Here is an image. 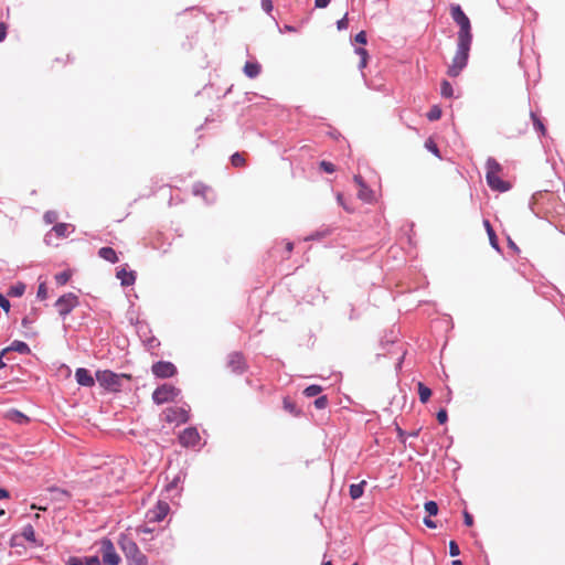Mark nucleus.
I'll use <instances>...</instances> for the list:
<instances>
[{
  "label": "nucleus",
  "instance_id": "f257e3e1",
  "mask_svg": "<svg viewBox=\"0 0 565 565\" xmlns=\"http://www.w3.org/2000/svg\"><path fill=\"white\" fill-rule=\"evenodd\" d=\"M486 180L493 191L505 192L510 190L511 184L501 179L502 167L493 158H489L486 163Z\"/></svg>",
  "mask_w": 565,
  "mask_h": 565
},
{
  "label": "nucleus",
  "instance_id": "f03ea898",
  "mask_svg": "<svg viewBox=\"0 0 565 565\" xmlns=\"http://www.w3.org/2000/svg\"><path fill=\"white\" fill-rule=\"evenodd\" d=\"M119 545L128 565H148L147 556L139 550L136 542L131 539L126 535H121Z\"/></svg>",
  "mask_w": 565,
  "mask_h": 565
},
{
  "label": "nucleus",
  "instance_id": "7ed1b4c3",
  "mask_svg": "<svg viewBox=\"0 0 565 565\" xmlns=\"http://www.w3.org/2000/svg\"><path fill=\"white\" fill-rule=\"evenodd\" d=\"M96 380L100 386L106 390L118 392L122 385V381H130L131 375L126 373L117 374L109 370H103L96 372Z\"/></svg>",
  "mask_w": 565,
  "mask_h": 565
},
{
  "label": "nucleus",
  "instance_id": "20e7f679",
  "mask_svg": "<svg viewBox=\"0 0 565 565\" xmlns=\"http://www.w3.org/2000/svg\"><path fill=\"white\" fill-rule=\"evenodd\" d=\"M450 14L452 20L459 25L458 42L471 43V25L469 18L461 10L459 4L451 6Z\"/></svg>",
  "mask_w": 565,
  "mask_h": 565
},
{
  "label": "nucleus",
  "instance_id": "39448f33",
  "mask_svg": "<svg viewBox=\"0 0 565 565\" xmlns=\"http://www.w3.org/2000/svg\"><path fill=\"white\" fill-rule=\"evenodd\" d=\"M471 43L458 42L456 54L448 67L447 74L457 77L467 65Z\"/></svg>",
  "mask_w": 565,
  "mask_h": 565
},
{
  "label": "nucleus",
  "instance_id": "423d86ee",
  "mask_svg": "<svg viewBox=\"0 0 565 565\" xmlns=\"http://www.w3.org/2000/svg\"><path fill=\"white\" fill-rule=\"evenodd\" d=\"M180 394V390L171 384H163L154 390L152 399L156 404L172 402Z\"/></svg>",
  "mask_w": 565,
  "mask_h": 565
},
{
  "label": "nucleus",
  "instance_id": "0eeeda50",
  "mask_svg": "<svg viewBox=\"0 0 565 565\" xmlns=\"http://www.w3.org/2000/svg\"><path fill=\"white\" fill-rule=\"evenodd\" d=\"M77 305H78V297L73 292H68V294L61 296L55 302L57 312L62 317H65L66 315H68Z\"/></svg>",
  "mask_w": 565,
  "mask_h": 565
},
{
  "label": "nucleus",
  "instance_id": "6e6552de",
  "mask_svg": "<svg viewBox=\"0 0 565 565\" xmlns=\"http://www.w3.org/2000/svg\"><path fill=\"white\" fill-rule=\"evenodd\" d=\"M100 551L103 562L108 565H118L120 563V556L117 554L113 542L109 539H103L100 541Z\"/></svg>",
  "mask_w": 565,
  "mask_h": 565
},
{
  "label": "nucleus",
  "instance_id": "1a4fd4ad",
  "mask_svg": "<svg viewBox=\"0 0 565 565\" xmlns=\"http://www.w3.org/2000/svg\"><path fill=\"white\" fill-rule=\"evenodd\" d=\"M154 376L159 379L172 377L177 374V367L168 361H159L151 366Z\"/></svg>",
  "mask_w": 565,
  "mask_h": 565
},
{
  "label": "nucleus",
  "instance_id": "9d476101",
  "mask_svg": "<svg viewBox=\"0 0 565 565\" xmlns=\"http://www.w3.org/2000/svg\"><path fill=\"white\" fill-rule=\"evenodd\" d=\"M164 419L170 424H183L188 422V412L181 407H170L164 411Z\"/></svg>",
  "mask_w": 565,
  "mask_h": 565
},
{
  "label": "nucleus",
  "instance_id": "9b49d317",
  "mask_svg": "<svg viewBox=\"0 0 565 565\" xmlns=\"http://www.w3.org/2000/svg\"><path fill=\"white\" fill-rule=\"evenodd\" d=\"M200 434L196 428H185L179 436V441L184 447H194L200 441Z\"/></svg>",
  "mask_w": 565,
  "mask_h": 565
},
{
  "label": "nucleus",
  "instance_id": "f8f14e48",
  "mask_svg": "<svg viewBox=\"0 0 565 565\" xmlns=\"http://www.w3.org/2000/svg\"><path fill=\"white\" fill-rule=\"evenodd\" d=\"M353 181L359 188L358 198L366 203H371L374 200V192L366 185L363 178L356 174Z\"/></svg>",
  "mask_w": 565,
  "mask_h": 565
},
{
  "label": "nucleus",
  "instance_id": "ddd939ff",
  "mask_svg": "<svg viewBox=\"0 0 565 565\" xmlns=\"http://www.w3.org/2000/svg\"><path fill=\"white\" fill-rule=\"evenodd\" d=\"M170 507L164 501H158L156 507L148 512V518L152 522L162 521L169 513Z\"/></svg>",
  "mask_w": 565,
  "mask_h": 565
},
{
  "label": "nucleus",
  "instance_id": "4468645a",
  "mask_svg": "<svg viewBox=\"0 0 565 565\" xmlns=\"http://www.w3.org/2000/svg\"><path fill=\"white\" fill-rule=\"evenodd\" d=\"M244 356L238 352H233L227 358V367L233 373H242L245 370Z\"/></svg>",
  "mask_w": 565,
  "mask_h": 565
},
{
  "label": "nucleus",
  "instance_id": "2eb2a0df",
  "mask_svg": "<svg viewBox=\"0 0 565 565\" xmlns=\"http://www.w3.org/2000/svg\"><path fill=\"white\" fill-rule=\"evenodd\" d=\"M76 381L82 386L92 387L95 384V380L88 370L79 367L75 372Z\"/></svg>",
  "mask_w": 565,
  "mask_h": 565
},
{
  "label": "nucleus",
  "instance_id": "dca6fc26",
  "mask_svg": "<svg viewBox=\"0 0 565 565\" xmlns=\"http://www.w3.org/2000/svg\"><path fill=\"white\" fill-rule=\"evenodd\" d=\"M117 278L120 280L122 286H131L136 281V273L126 268H121L117 271Z\"/></svg>",
  "mask_w": 565,
  "mask_h": 565
},
{
  "label": "nucleus",
  "instance_id": "f3484780",
  "mask_svg": "<svg viewBox=\"0 0 565 565\" xmlns=\"http://www.w3.org/2000/svg\"><path fill=\"white\" fill-rule=\"evenodd\" d=\"M243 71L247 77L255 78L260 74L262 66L257 62H246Z\"/></svg>",
  "mask_w": 565,
  "mask_h": 565
},
{
  "label": "nucleus",
  "instance_id": "a211bd4d",
  "mask_svg": "<svg viewBox=\"0 0 565 565\" xmlns=\"http://www.w3.org/2000/svg\"><path fill=\"white\" fill-rule=\"evenodd\" d=\"M10 350L15 351V352H19V353H21V354H28V353H30V348H29V345H28L25 342H23V341H18V340L13 341L9 348L3 349V350H2V354H4L6 352H8V351H10Z\"/></svg>",
  "mask_w": 565,
  "mask_h": 565
},
{
  "label": "nucleus",
  "instance_id": "6ab92c4d",
  "mask_svg": "<svg viewBox=\"0 0 565 565\" xmlns=\"http://www.w3.org/2000/svg\"><path fill=\"white\" fill-rule=\"evenodd\" d=\"M98 255H99V257H102L103 259H105V260H107L109 263L115 264V263L118 262L117 253L111 247H102V248H99Z\"/></svg>",
  "mask_w": 565,
  "mask_h": 565
},
{
  "label": "nucleus",
  "instance_id": "aec40b11",
  "mask_svg": "<svg viewBox=\"0 0 565 565\" xmlns=\"http://www.w3.org/2000/svg\"><path fill=\"white\" fill-rule=\"evenodd\" d=\"M71 224L67 223H57L53 226L52 232L55 233V235L58 238H64L70 235L71 233Z\"/></svg>",
  "mask_w": 565,
  "mask_h": 565
},
{
  "label": "nucleus",
  "instance_id": "412c9836",
  "mask_svg": "<svg viewBox=\"0 0 565 565\" xmlns=\"http://www.w3.org/2000/svg\"><path fill=\"white\" fill-rule=\"evenodd\" d=\"M483 225H484L487 234L489 236V241H490L491 246L493 248H495L497 250H499L498 237H497L495 232L492 228L490 222L488 220H483Z\"/></svg>",
  "mask_w": 565,
  "mask_h": 565
},
{
  "label": "nucleus",
  "instance_id": "4be33fe9",
  "mask_svg": "<svg viewBox=\"0 0 565 565\" xmlns=\"http://www.w3.org/2000/svg\"><path fill=\"white\" fill-rule=\"evenodd\" d=\"M417 391H418L419 401L424 404L427 403L431 396V390L428 386H426L424 383L418 382Z\"/></svg>",
  "mask_w": 565,
  "mask_h": 565
},
{
  "label": "nucleus",
  "instance_id": "5701e85b",
  "mask_svg": "<svg viewBox=\"0 0 565 565\" xmlns=\"http://www.w3.org/2000/svg\"><path fill=\"white\" fill-rule=\"evenodd\" d=\"M366 484V481L363 480L360 483L351 484L350 486V497L353 500H356L362 497L363 494V487Z\"/></svg>",
  "mask_w": 565,
  "mask_h": 565
},
{
  "label": "nucleus",
  "instance_id": "b1692460",
  "mask_svg": "<svg viewBox=\"0 0 565 565\" xmlns=\"http://www.w3.org/2000/svg\"><path fill=\"white\" fill-rule=\"evenodd\" d=\"M7 418H9L18 424H25L29 422V418L24 414H22L19 411H15V409L8 412Z\"/></svg>",
  "mask_w": 565,
  "mask_h": 565
},
{
  "label": "nucleus",
  "instance_id": "393cba45",
  "mask_svg": "<svg viewBox=\"0 0 565 565\" xmlns=\"http://www.w3.org/2000/svg\"><path fill=\"white\" fill-rule=\"evenodd\" d=\"M355 53L360 56L359 68L363 70L367 65L369 53L363 47L355 49Z\"/></svg>",
  "mask_w": 565,
  "mask_h": 565
},
{
  "label": "nucleus",
  "instance_id": "a878e982",
  "mask_svg": "<svg viewBox=\"0 0 565 565\" xmlns=\"http://www.w3.org/2000/svg\"><path fill=\"white\" fill-rule=\"evenodd\" d=\"M440 94L443 97H446V98H451L454 96V88L448 81L441 82Z\"/></svg>",
  "mask_w": 565,
  "mask_h": 565
},
{
  "label": "nucleus",
  "instance_id": "bb28decb",
  "mask_svg": "<svg viewBox=\"0 0 565 565\" xmlns=\"http://www.w3.org/2000/svg\"><path fill=\"white\" fill-rule=\"evenodd\" d=\"M231 163L236 168L244 167L246 164L245 154L242 152H235L231 157Z\"/></svg>",
  "mask_w": 565,
  "mask_h": 565
},
{
  "label": "nucleus",
  "instance_id": "cd10ccee",
  "mask_svg": "<svg viewBox=\"0 0 565 565\" xmlns=\"http://www.w3.org/2000/svg\"><path fill=\"white\" fill-rule=\"evenodd\" d=\"M22 536L29 542H35V531L32 525H26L22 530Z\"/></svg>",
  "mask_w": 565,
  "mask_h": 565
},
{
  "label": "nucleus",
  "instance_id": "c85d7f7f",
  "mask_svg": "<svg viewBox=\"0 0 565 565\" xmlns=\"http://www.w3.org/2000/svg\"><path fill=\"white\" fill-rule=\"evenodd\" d=\"M321 391H322L321 386H319V385H310V386L305 388L303 394L307 397H313V396L319 395L321 393Z\"/></svg>",
  "mask_w": 565,
  "mask_h": 565
},
{
  "label": "nucleus",
  "instance_id": "c756f323",
  "mask_svg": "<svg viewBox=\"0 0 565 565\" xmlns=\"http://www.w3.org/2000/svg\"><path fill=\"white\" fill-rule=\"evenodd\" d=\"M441 117V109L438 106H433L427 113V118L430 121L438 120Z\"/></svg>",
  "mask_w": 565,
  "mask_h": 565
},
{
  "label": "nucleus",
  "instance_id": "7c9ffc66",
  "mask_svg": "<svg viewBox=\"0 0 565 565\" xmlns=\"http://www.w3.org/2000/svg\"><path fill=\"white\" fill-rule=\"evenodd\" d=\"M424 508L429 516L436 515L438 513V504L435 501H427Z\"/></svg>",
  "mask_w": 565,
  "mask_h": 565
},
{
  "label": "nucleus",
  "instance_id": "2f4dec72",
  "mask_svg": "<svg viewBox=\"0 0 565 565\" xmlns=\"http://www.w3.org/2000/svg\"><path fill=\"white\" fill-rule=\"evenodd\" d=\"M58 214L56 211H46L43 215V220L46 224H53L57 221Z\"/></svg>",
  "mask_w": 565,
  "mask_h": 565
},
{
  "label": "nucleus",
  "instance_id": "473e14b6",
  "mask_svg": "<svg viewBox=\"0 0 565 565\" xmlns=\"http://www.w3.org/2000/svg\"><path fill=\"white\" fill-rule=\"evenodd\" d=\"M530 116H531V119L533 120L534 127L544 135L546 129H545V126L543 125L542 120L533 111H531Z\"/></svg>",
  "mask_w": 565,
  "mask_h": 565
},
{
  "label": "nucleus",
  "instance_id": "72a5a7b5",
  "mask_svg": "<svg viewBox=\"0 0 565 565\" xmlns=\"http://www.w3.org/2000/svg\"><path fill=\"white\" fill-rule=\"evenodd\" d=\"M71 278V273L70 271H62L60 274H57L55 276V280L56 282L60 285V286H63L65 285Z\"/></svg>",
  "mask_w": 565,
  "mask_h": 565
},
{
  "label": "nucleus",
  "instance_id": "f704fd0d",
  "mask_svg": "<svg viewBox=\"0 0 565 565\" xmlns=\"http://www.w3.org/2000/svg\"><path fill=\"white\" fill-rule=\"evenodd\" d=\"M320 168L327 173H333L335 171V166L329 161H321Z\"/></svg>",
  "mask_w": 565,
  "mask_h": 565
},
{
  "label": "nucleus",
  "instance_id": "c9c22d12",
  "mask_svg": "<svg viewBox=\"0 0 565 565\" xmlns=\"http://www.w3.org/2000/svg\"><path fill=\"white\" fill-rule=\"evenodd\" d=\"M315 406L316 408L318 409H323L328 406V397L326 395L323 396H319L316 401H315Z\"/></svg>",
  "mask_w": 565,
  "mask_h": 565
},
{
  "label": "nucleus",
  "instance_id": "e433bc0d",
  "mask_svg": "<svg viewBox=\"0 0 565 565\" xmlns=\"http://www.w3.org/2000/svg\"><path fill=\"white\" fill-rule=\"evenodd\" d=\"M24 292V285H19L15 287H12L9 291L10 296L20 297Z\"/></svg>",
  "mask_w": 565,
  "mask_h": 565
},
{
  "label": "nucleus",
  "instance_id": "4c0bfd02",
  "mask_svg": "<svg viewBox=\"0 0 565 565\" xmlns=\"http://www.w3.org/2000/svg\"><path fill=\"white\" fill-rule=\"evenodd\" d=\"M38 298H40L41 300H44L47 298V288L44 282L40 284V286L38 288Z\"/></svg>",
  "mask_w": 565,
  "mask_h": 565
},
{
  "label": "nucleus",
  "instance_id": "58836bf2",
  "mask_svg": "<svg viewBox=\"0 0 565 565\" xmlns=\"http://www.w3.org/2000/svg\"><path fill=\"white\" fill-rule=\"evenodd\" d=\"M449 554L452 557L458 556L460 554L459 546L455 541L449 542Z\"/></svg>",
  "mask_w": 565,
  "mask_h": 565
},
{
  "label": "nucleus",
  "instance_id": "ea45409f",
  "mask_svg": "<svg viewBox=\"0 0 565 565\" xmlns=\"http://www.w3.org/2000/svg\"><path fill=\"white\" fill-rule=\"evenodd\" d=\"M426 148L431 151L433 153H435L437 157H439V150H438V147L437 145L431 140V139H428L425 143Z\"/></svg>",
  "mask_w": 565,
  "mask_h": 565
},
{
  "label": "nucleus",
  "instance_id": "a19ab883",
  "mask_svg": "<svg viewBox=\"0 0 565 565\" xmlns=\"http://www.w3.org/2000/svg\"><path fill=\"white\" fill-rule=\"evenodd\" d=\"M349 25V19H348V13L344 14V17L342 19H340L338 22H337V28L338 30H345Z\"/></svg>",
  "mask_w": 565,
  "mask_h": 565
},
{
  "label": "nucleus",
  "instance_id": "79ce46f5",
  "mask_svg": "<svg viewBox=\"0 0 565 565\" xmlns=\"http://www.w3.org/2000/svg\"><path fill=\"white\" fill-rule=\"evenodd\" d=\"M436 417H437V420H438L439 424H441V425L445 424L447 422V419H448L447 411L444 409V408L438 411Z\"/></svg>",
  "mask_w": 565,
  "mask_h": 565
},
{
  "label": "nucleus",
  "instance_id": "37998d69",
  "mask_svg": "<svg viewBox=\"0 0 565 565\" xmlns=\"http://www.w3.org/2000/svg\"><path fill=\"white\" fill-rule=\"evenodd\" d=\"M0 307L6 312H9V310H10V302H9V300L2 294H0Z\"/></svg>",
  "mask_w": 565,
  "mask_h": 565
},
{
  "label": "nucleus",
  "instance_id": "c03bdc74",
  "mask_svg": "<svg viewBox=\"0 0 565 565\" xmlns=\"http://www.w3.org/2000/svg\"><path fill=\"white\" fill-rule=\"evenodd\" d=\"M354 41L359 44H366V33L365 31H361L359 32L355 38H354Z\"/></svg>",
  "mask_w": 565,
  "mask_h": 565
},
{
  "label": "nucleus",
  "instance_id": "a18cd8bd",
  "mask_svg": "<svg viewBox=\"0 0 565 565\" xmlns=\"http://www.w3.org/2000/svg\"><path fill=\"white\" fill-rule=\"evenodd\" d=\"M84 565H102V563L97 556H92V557H86L84 559Z\"/></svg>",
  "mask_w": 565,
  "mask_h": 565
},
{
  "label": "nucleus",
  "instance_id": "49530a36",
  "mask_svg": "<svg viewBox=\"0 0 565 565\" xmlns=\"http://www.w3.org/2000/svg\"><path fill=\"white\" fill-rule=\"evenodd\" d=\"M66 565H84V559L76 556H72L67 559Z\"/></svg>",
  "mask_w": 565,
  "mask_h": 565
},
{
  "label": "nucleus",
  "instance_id": "de8ad7c7",
  "mask_svg": "<svg viewBox=\"0 0 565 565\" xmlns=\"http://www.w3.org/2000/svg\"><path fill=\"white\" fill-rule=\"evenodd\" d=\"M284 407L289 413H295V404L291 401H289L288 398L284 399Z\"/></svg>",
  "mask_w": 565,
  "mask_h": 565
},
{
  "label": "nucleus",
  "instance_id": "09e8293b",
  "mask_svg": "<svg viewBox=\"0 0 565 565\" xmlns=\"http://www.w3.org/2000/svg\"><path fill=\"white\" fill-rule=\"evenodd\" d=\"M463 521H465V524H466L467 526H472V524H473V518H472V515H471L469 512H467V511H465V512H463Z\"/></svg>",
  "mask_w": 565,
  "mask_h": 565
},
{
  "label": "nucleus",
  "instance_id": "8fccbe9b",
  "mask_svg": "<svg viewBox=\"0 0 565 565\" xmlns=\"http://www.w3.org/2000/svg\"><path fill=\"white\" fill-rule=\"evenodd\" d=\"M7 24L3 22H0V42H2L7 36Z\"/></svg>",
  "mask_w": 565,
  "mask_h": 565
},
{
  "label": "nucleus",
  "instance_id": "3c124183",
  "mask_svg": "<svg viewBox=\"0 0 565 565\" xmlns=\"http://www.w3.org/2000/svg\"><path fill=\"white\" fill-rule=\"evenodd\" d=\"M329 3H330V0H316L315 1L316 8H320V9L327 8L329 6Z\"/></svg>",
  "mask_w": 565,
  "mask_h": 565
},
{
  "label": "nucleus",
  "instance_id": "603ef678",
  "mask_svg": "<svg viewBox=\"0 0 565 565\" xmlns=\"http://www.w3.org/2000/svg\"><path fill=\"white\" fill-rule=\"evenodd\" d=\"M262 6L266 12H270L273 9L271 0H262Z\"/></svg>",
  "mask_w": 565,
  "mask_h": 565
},
{
  "label": "nucleus",
  "instance_id": "864d4df0",
  "mask_svg": "<svg viewBox=\"0 0 565 565\" xmlns=\"http://www.w3.org/2000/svg\"><path fill=\"white\" fill-rule=\"evenodd\" d=\"M424 524L429 529H436V526H437L436 523L433 520H430L429 518L424 519Z\"/></svg>",
  "mask_w": 565,
  "mask_h": 565
},
{
  "label": "nucleus",
  "instance_id": "5fc2aeb1",
  "mask_svg": "<svg viewBox=\"0 0 565 565\" xmlns=\"http://www.w3.org/2000/svg\"><path fill=\"white\" fill-rule=\"evenodd\" d=\"M9 493L7 490L0 488V499L8 498Z\"/></svg>",
  "mask_w": 565,
  "mask_h": 565
},
{
  "label": "nucleus",
  "instance_id": "6e6d98bb",
  "mask_svg": "<svg viewBox=\"0 0 565 565\" xmlns=\"http://www.w3.org/2000/svg\"><path fill=\"white\" fill-rule=\"evenodd\" d=\"M337 200H338V202H339L342 206H344V203H343V195H342L341 193H339V194L337 195Z\"/></svg>",
  "mask_w": 565,
  "mask_h": 565
},
{
  "label": "nucleus",
  "instance_id": "4d7b16f0",
  "mask_svg": "<svg viewBox=\"0 0 565 565\" xmlns=\"http://www.w3.org/2000/svg\"><path fill=\"white\" fill-rule=\"evenodd\" d=\"M138 532L150 533L151 530H149L148 527H140V529H138Z\"/></svg>",
  "mask_w": 565,
  "mask_h": 565
},
{
  "label": "nucleus",
  "instance_id": "13d9d810",
  "mask_svg": "<svg viewBox=\"0 0 565 565\" xmlns=\"http://www.w3.org/2000/svg\"><path fill=\"white\" fill-rule=\"evenodd\" d=\"M286 248H287V250H288V252H291V250H292V248H294V244H292V243H288V244L286 245Z\"/></svg>",
  "mask_w": 565,
  "mask_h": 565
},
{
  "label": "nucleus",
  "instance_id": "bf43d9fd",
  "mask_svg": "<svg viewBox=\"0 0 565 565\" xmlns=\"http://www.w3.org/2000/svg\"><path fill=\"white\" fill-rule=\"evenodd\" d=\"M452 565H462V562L460 559L452 561Z\"/></svg>",
  "mask_w": 565,
  "mask_h": 565
},
{
  "label": "nucleus",
  "instance_id": "052dcab7",
  "mask_svg": "<svg viewBox=\"0 0 565 565\" xmlns=\"http://www.w3.org/2000/svg\"><path fill=\"white\" fill-rule=\"evenodd\" d=\"M2 356H3V354L1 353L0 354V369H2L4 366V362L2 361Z\"/></svg>",
  "mask_w": 565,
  "mask_h": 565
},
{
  "label": "nucleus",
  "instance_id": "680f3d73",
  "mask_svg": "<svg viewBox=\"0 0 565 565\" xmlns=\"http://www.w3.org/2000/svg\"><path fill=\"white\" fill-rule=\"evenodd\" d=\"M321 565H332V563L330 561H328V562H323Z\"/></svg>",
  "mask_w": 565,
  "mask_h": 565
},
{
  "label": "nucleus",
  "instance_id": "e2e57ef3",
  "mask_svg": "<svg viewBox=\"0 0 565 565\" xmlns=\"http://www.w3.org/2000/svg\"><path fill=\"white\" fill-rule=\"evenodd\" d=\"M3 514H4V510L0 509V515H3Z\"/></svg>",
  "mask_w": 565,
  "mask_h": 565
},
{
  "label": "nucleus",
  "instance_id": "0e129e2a",
  "mask_svg": "<svg viewBox=\"0 0 565 565\" xmlns=\"http://www.w3.org/2000/svg\"><path fill=\"white\" fill-rule=\"evenodd\" d=\"M353 565H358V563H354Z\"/></svg>",
  "mask_w": 565,
  "mask_h": 565
}]
</instances>
